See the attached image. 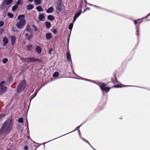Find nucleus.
<instances>
[{
	"mask_svg": "<svg viewBox=\"0 0 150 150\" xmlns=\"http://www.w3.org/2000/svg\"><path fill=\"white\" fill-rule=\"evenodd\" d=\"M26 137L28 139H30L31 140H32V139L30 138V136L29 135H28V136H26Z\"/></svg>",
	"mask_w": 150,
	"mask_h": 150,
	"instance_id": "obj_63",
	"label": "nucleus"
},
{
	"mask_svg": "<svg viewBox=\"0 0 150 150\" xmlns=\"http://www.w3.org/2000/svg\"><path fill=\"white\" fill-rule=\"evenodd\" d=\"M39 146H40V145L38 146V145H34V146L33 145H32V148H33V147H34L35 148V150H36L39 147Z\"/></svg>",
	"mask_w": 150,
	"mask_h": 150,
	"instance_id": "obj_53",
	"label": "nucleus"
},
{
	"mask_svg": "<svg viewBox=\"0 0 150 150\" xmlns=\"http://www.w3.org/2000/svg\"><path fill=\"white\" fill-rule=\"evenodd\" d=\"M86 81H88L90 82H91L93 83H96H96L94 81H93V80H90V79H88V80H86Z\"/></svg>",
	"mask_w": 150,
	"mask_h": 150,
	"instance_id": "obj_56",
	"label": "nucleus"
},
{
	"mask_svg": "<svg viewBox=\"0 0 150 150\" xmlns=\"http://www.w3.org/2000/svg\"><path fill=\"white\" fill-rule=\"evenodd\" d=\"M26 122L25 123V125H26V126H28V120L27 119V117H26Z\"/></svg>",
	"mask_w": 150,
	"mask_h": 150,
	"instance_id": "obj_60",
	"label": "nucleus"
},
{
	"mask_svg": "<svg viewBox=\"0 0 150 150\" xmlns=\"http://www.w3.org/2000/svg\"><path fill=\"white\" fill-rule=\"evenodd\" d=\"M6 83L5 81H2L0 82V88H4L6 86H4V85Z\"/></svg>",
	"mask_w": 150,
	"mask_h": 150,
	"instance_id": "obj_37",
	"label": "nucleus"
},
{
	"mask_svg": "<svg viewBox=\"0 0 150 150\" xmlns=\"http://www.w3.org/2000/svg\"><path fill=\"white\" fill-rule=\"evenodd\" d=\"M4 31V30L3 29L1 28L0 29V34H1V33H3Z\"/></svg>",
	"mask_w": 150,
	"mask_h": 150,
	"instance_id": "obj_62",
	"label": "nucleus"
},
{
	"mask_svg": "<svg viewBox=\"0 0 150 150\" xmlns=\"http://www.w3.org/2000/svg\"><path fill=\"white\" fill-rule=\"evenodd\" d=\"M25 15L23 14H21L18 15L17 18V19L19 21H21L23 20H25Z\"/></svg>",
	"mask_w": 150,
	"mask_h": 150,
	"instance_id": "obj_22",
	"label": "nucleus"
},
{
	"mask_svg": "<svg viewBox=\"0 0 150 150\" xmlns=\"http://www.w3.org/2000/svg\"><path fill=\"white\" fill-rule=\"evenodd\" d=\"M77 19V18H76L73 17V20L72 21V22L71 23H72L73 24H74L75 22L76 21V20Z\"/></svg>",
	"mask_w": 150,
	"mask_h": 150,
	"instance_id": "obj_54",
	"label": "nucleus"
},
{
	"mask_svg": "<svg viewBox=\"0 0 150 150\" xmlns=\"http://www.w3.org/2000/svg\"><path fill=\"white\" fill-rule=\"evenodd\" d=\"M50 31L52 32L54 34H56L58 32V30L57 28H56L55 26H54L50 30Z\"/></svg>",
	"mask_w": 150,
	"mask_h": 150,
	"instance_id": "obj_27",
	"label": "nucleus"
},
{
	"mask_svg": "<svg viewBox=\"0 0 150 150\" xmlns=\"http://www.w3.org/2000/svg\"><path fill=\"white\" fill-rule=\"evenodd\" d=\"M34 3L36 5H39L42 3V0H35Z\"/></svg>",
	"mask_w": 150,
	"mask_h": 150,
	"instance_id": "obj_32",
	"label": "nucleus"
},
{
	"mask_svg": "<svg viewBox=\"0 0 150 150\" xmlns=\"http://www.w3.org/2000/svg\"><path fill=\"white\" fill-rule=\"evenodd\" d=\"M25 37L27 40L29 41L33 37V35L31 34L29 35L28 33H26L25 34Z\"/></svg>",
	"mask_w": 150,
	"mask_h": 150,
	"instance_id": "obj_24",
	"label": "nucleus"
},
{
	"mask_svg": "<svg viewBox=\"0 0 150 150\" xmlns=\"http://www.w3.org/2000/svg\"><path fill=\"white\" fill-rule=\"evenodd\" d=\"M51 26V23L48 21H47L45 22V26L47 29L50 28Z\"/></svg>",
	"mask_w": 150,
	"mask_h": 150,
	"instance_id": "obj_31",
	"label": "nucleus"
},
{
	"mask_svg": "<svg viewBox=\"0 0 150 150\" xmlns=\"http://www.w3.org/2000/svg\"><path fill=\"white\" fill-rule=\"evenodd\" d=\"M13 80V78L11 76H10L7 78L6 81L7 84L10 83Z\"/></svg>",
	"mask_w": 150,
	"mask_h": 150,
	"instance_id": "obj_19",
	"label": "nucleus"
},
{
	"mask_svg": "<svg viewBox=\"0 0 150 150\" xmlns=\"http://www.w3.org/2000/svg\"><path fill=\"white\" fill-rule=\"evenodd\" d=\"M7 16L8 17L10 18H13L14 17L13 14L12 13L10 12H8L7 13Z\"/></svg>",
	"mask_w": 150,
	"mask_h": 150,
	"instance_id": "obj_41",
	"label": "nucleus"
},
{
	"mask_svg": "<svg viewBox=\"0 0 150 150\" xmlns=\"http://www.w3.org/2000/svg\"><path fill=\"white\" fill-rule=\"evenodd\" d=\"M139 27L138 26H135V29L136 30V35L137 36V41H138V43L139 42Z\"/></svg>",
	"mask_w": 150,
	"mask_h": 150,
	"instance_id": "obj_17",
	"label": "nucleus"
},
{
	"mask_svg": "<svg viewBox=\"0 0 150 150\" xmlns=\"http://www.w3.org/2000/svg\"><path fill=\"white\" fill-rule=\"evenodd\" d=\"M33 98H31V97H30V98H29V103L28 105V108L27 109H26V110H25V112L26 111L27 113H28V110L29 109V108H30V102H31V100H33Z\"/></svg>",
	"mask_w": 150,
	"mask_h": 150,
	"instance_id": "obj_38",
	"label": "nucleus"
},
{
	"mask_svg": "<svg viewBox=\"0 0 150 150\" xmlns=\"http://www.w3.org/2000/svg\"><path fill=\"white\" fill-rule=\"evenodd\" d=\"M26 24V21L25 20H23L21 21H19L16 24V28L21 30L23 28Z\"/></svg>",
	"mask_w": 150,
	"mask_h": 150,
	"instance_id": "obj_6",
	"label": "nucleus"
},
{
	"mask_svg": "<svg viewBox=\"0 0 150 150\" xmlns=\"http://www.w3.org/2000/svg\"><path fill=\"white\" fill-rule=\"evenodd\" d=\"M78 134H79V136L80 137L81 139L82 138H83V137H81V132H80V130H79L78 131Z\"/></svg>",
	"mask_w": 150,
	"mask_h": 150,
	"instance_id": "obj_58",
	"label": "nucleus"
},
{
	"mask_svg": "<svg viewBox=\"0 0 150 150\" xmlns=\"http://www.w3.org/2000/svg\"><path fill=\"white\" fill-rule=\"evenodd\" d=\"M67 52H70L69 49V43H67Z\"/></svg>",
	"mask_w": 150,
	"mask_h": 150,
	"instance_id": "obj_57",
	"label": "nucleus"
},
{
	"mask_svg": "<svg viewBox=\"0 0 150 150\" xmlns=\"http://www.w3.org/2000/svg\"><path fill=\"white\" fill-rule=\"evenodd\" d=\"M9 114V110L6 108L3 110L2 111L0 114V123L2 122V120L5 117Z\"/></svg>",
	"mask_w": 150,
	"mask_h": 150,
	"instance_id": "obj_5",
	"label": "nucleus"
},
{
	"mask_svg": "<svg viewBox=\"0 0 150 150\" xmlns=\"http://www.w3.org/2000/svg\"><path fill=\"white\" fill-rule=\"evenodd\" d=\"M47 19L49 21H53L55 19V17L54 15H50L48 16Z\"/></svg>",
	"mask_w": 150,
	"mask_h": 150,
	"instance_id": "obj_26",
	"label": "nucleus"
},
{
	"mask_svg": "<svg viewBox=\"0 0 150 150\" xmlns=\"http://www.w3.org/2000/svg\"><path fill=\"white\" fill-rule=\"evenodd\" d=\"M67 60L68 62H70V64L72 65V61L71 57L70 52H67L66 53Z\"/></svg>",
	"mask_w": 150,
	"mask_h": 150,
	"instance_id": "obj_10",
	"label": "nucleus"
},
{
	"mask_svg": "<svg viewBox=\"0 0 150 150\" xmlns=\"http://www.w3.org/2000/svg\"><path fill=\"white\" fill-rule=\"evenodd\" d=\"M25 30L28 32H30L32 31L31 28L28 23L27 24L25 27Z\"/></svg>",
	"mask_w": 150,
	"mask_h": 150,
	"instance_id": "obj_25",
	"label": "nucleus"
},
{
	"mask_svg": "<svg viewBox=\"0 0 150 150\" xmlns=\"http://www.w3.org/2000/svg\"><path fill=\"white\" fill-rule=\"evenodd\" d=\"M41 88V87H40V88H36L35 91L34 93L33 94L30 96V97H31V98H32L33 99L36 96L38 92L40 90Z\"/></svg>",
	"mask_w": 150,
	"mask_h": 150,
	"instance_id": "obj_16",
	"label": "nucleus"
},
{
	"mask_svg": "<svg viewBox=\"0 0 150 150\" xmlns=\"http://www.w3.org/2000/svg\"><path fill=\"white\" fill-rule=\"evenodd\" d=\"M100 87V88L102 91L103 93V90L107 85L103 82H99L96 83Z\"/></svg>",
	"mask_w": 150,
	"mask_h": 150,
	"instance_id": "obj_8",
	"label": "nucleus"
},
{
	"mask_svg": "<svg viewBox=\"0 0 150 150\" xmlns=\"http://www.w3.org/2000/svg\"><path fill=\"white\" fill-rule=\"evenodd\" d=\"M70 37L67 36V43H69Z\"/></svg>",
	"mask_w": 150,
	"mask_h": 150,
	"instance_id": "obj_59",
	"label": "nucleus"
},
{
	"mask_svg": "<svg viewBox=\"0 0 150 150\" xmlns=\"http://www.w3.org/2000/svg\"><path fill=\"white\" fill-rule=\"evenodd\" d=\"M110 89V88L106 87L103 90V92L105 91L106 93H107L109 91Z\"/></svg>",
	"mask_w": 150,
	"mask_h": 150,
	"instance_id": "obj_44",
	"label": "nucleus"
},
{
	"mask_svg": "<svg viewBox=\"0 0 150 150\" xmlns=\"http://www.w3.org/2000/svg\"><path fill=\"white\" fill-rule=\"evenodd\" d=\"M79 5V7H80V11H82V8L83 6V5Z\"/></svg>",
	"mask_w": 150,
	"mask_h": 150,
	"instance_id": "obj_61",
	"label": "nucleus"
},
{
	"mask_svg": "<svg viewBox=\"0 0 150 150\" xmlns=\"http://www.w3.org/2000/svg\"><path fill=\"white\" fill-rule=\"evenodd\" d=\"M36 52L38 54H40L42 52V48L41 47L39 46H37L35 48Z\"/></svg>",
	"mask_w": 150,
	"mask_h": 150,
	"instance_id": "obj_20",
	"label": "nucleus"
},
{
	"mask_svg": "<svg viewBox=\"0 0 150 150\" xmlns=\"http://www.w3.org/2000/svg\"><path fill=\"white\" fill-rule=\"evenodd\" d=\"M16 39V38L15 35H12L11 36V44L12 46L14 45Z\"/></svg>",
	"mask_w": 150,
	"mask_h": 150,
	"instance_id": "obj_15",
	"label": "nucleus"
},
{
	"mask_svg": "<svg viewBox=\"0 0 150 150\" xmlns=\"http://www.w3.org/2000/svg\"><path fill=\"white\" fill-rule=\"evenodd\" d=\"M26 49L27 51L29 52H32L33 51V45L30 43L28 44L26 46Z\"/></svg>",
	"mask_w": 150,
	"mask_h": 150,
	"instance_id": "obj_9",
	"label": "nucleus"
},
{
	"mask_svg": "<svg viewBox=\"0 0 150 150\" xmlns=\"http://www.w3.org/2000/svg\"><path fill=\"white\" fill-rule=\"evenodd\" d=\"M2 41L3 42V46H6L8 42V39L6 36L3 37Z\"/></svg>",
	"mask_w": 150,
	"mask_h": 150,
	"instance_id": "obj_12",
	"label": "nucleus"
},
{
	"mask_svg": "<svg viewBox=\"0 0 150 150\" xmlns=\"http://www.w3.org/2000/svg\"><path fill=\"white\" fill-rule=\"evenodd\" d=\"M22 1L21 0H18L17 1L16 3L15 4H16V5L18 6L20 5H22Z\"/></svg>",
	"mask_w": 150,
	"mask_h": 150,
	"instance_id": "obj_46",
	"label": "nucleus"
},
{
	"mask_svg": "<svg viewBox=\"0 0 150 150\" xmlns=\"http://www.w3.org/2000/svg\"><path fill=\"white\" fill-rule=\"evenodd\" d=\"M13 0H4L0 5V8L1 10L6 9L7 6L13 3Z\"/></svg>",
	"mask_w": 150,
	"mask_h": 150,
	"instance_id": "obj_4",
	"label": "nucleus"
},
{
	"mask_svg": "<svg viewBox=\"0 0 150 150\" xmlns=\"http://www.w3.org/2000/svg\"><path fill=\"white\" fill-rule=\"evenodd\" d=\"M146 17L145 18H141L140 19H138V25H136V26H138V27H139V25L143 21V20L144 19H146Z\"/></svg>",
	"mask_w": 150,
	"mask_h": 150,
	"instance_id": "obj_34",
	"label": "nucleus"
},
{
	"mask_svg": "<svg viewBox=\"0 0 150 150\" xmlns=\"http://www.w3.org/2000/svg\"><path fill=\"white\" fill-rule=\"evenodd\" d=\"M59 74L58 72L55 71L53 74L52 76L54 78H57L59 76Z\"/></svg>",
	"mask_w": 150,
	"mask_h": 150,
	"instance_id": "obj_36",
	"label": "nucleus"
},
{
	"mask_svg": "<svg viewBox=\"0 0 150 150\" xmlns=\"http://www.w3.org/2000/svg\"><path fill=\"white\" fill-rule=\"evenodd\" d=\"M7 86H5L4 88H0V96L3 95L7 90Z\"/></svg>",
	"mask_w": 150,
	"mask_h": 150,
	"instance_id": "obj_14",
	"label": "nucleus"
},
{
	"mask_svg": "<svg viewBox=\"0 0 150 150\" xmlns=\"http://www.w3.org/2000/svg\"><path fill=\"white\" fill-rule=\"evenodd\" d=\"M36 9L38 12H40L43 11V9L40 6H38L36 8Z\"/></svg>",
	"mask_w": 150,
	"mask_h": 150,
	"instance_id": "obj_35",
	"label": "nucleus"
},
{
	"mask_svg": "<svg viewBox=\"0 0 150 150\" xmlns=\"http://www.w3.org/2000/svg\"><path fill=\"white\" fill-rule=\"evenodd\" d=\"M79 77L80 78V79H78L82 80H83L86 81V80H87L88 79H85V78L82 77H81V76H79Z\"/></svg>",
	"mask_w": 150,
	"mask_h": 150,
	"instance_id": "obj_52",
	"label": "nucleus"
},
{
	"mask_svg": "<svg viewBox=\"0 0 150 150\" xmlns=\"http://www.w3.org/2000/svg\"><path fill=\"white\" fill-rule=\"evenodd\" d=\"M74 24L72 23H71L69 24L68 28V29L70 30V31H71V30L72 29Z\"/></svg>",
	"mask_w": 150,
	"mask_h": 150,
	"instance_id": "obj_43",
	"label": "nucleus"
},
{
	"mask_svg": "<svg viewBox=\"0 0 150 150\" xmlns=\"http://www.w3.org/2000/svg\"><path fill=\"white\" fill-rule=\"evenodd\" d=\"M81 139H82L84 142H86V143L88 144V145H89V146L94 150H96V149L94 148L91 145L89 142L87 140L85 139L84 138H82Z\"/></svg>",
	"mask_w": 150,
	"mask_h": 150,
	"instance_id": "obj_33",
	"label": "nucleus"
},
{
	"mask_svg": "<svg viewBox=\"0 0 150 150\" xmlns=\"http://www.w3.org/2000/svg\"><path fill=\"white\" fill-rule=\"evenodd\" d=\"M12 30L13 32L18 33V30L17 29H16V28L15 27H14L13 26H12L11 27Z\"/></svg>",
	"mask_w": 150,
	"mask_h": 150,
	"instance_id": "obj_45",
	"label": "nucleus"
},
{
	"mask_svg": "<svg viewBox=\"0 0 150 150\" xmlns=\"http://www.w3.org/2000/svg\"><path fill=\"white\" fill-rule=\"evenodd\" d=\"M23 149L24 150H28V147L27 145H25L24 146Z\"/></svg>",
	"mask_w": 150,
	"mask_h": 150,
	"instance_id": "obj_55",
	"label": "nucleus"
},
{
	"mask_svg": "<svg viewBox=\"0 0 150 150\" xmlns=\"http://www.w3.org/2000/svg\"><path fill=\"white\" fill-rule=\"evenodd\" d=\"M27 83L25 79L23 80L18 85L16 88V92L19 93L24 91L26 88Z\"/></svg>",
	"mask_w": 150,
	"mask_h": 150,
	"instance_id": "obj_3",
	"label": "nucleus"
},
{
	"mask_svg": "<svg viewBox=\"0 0 150 150\" xmlns=\"http://www.w3.org/2000/svg\"><path fill=\"white\" fill-rule=\"evenodd\" d=\"M4 22L2 21H0V27H2L4 25Z\"/></svg>",
	"mask_w": 150,
	"mask_h": 150,
	"instance_id": "obj_51",
	"label": "nucleus"
},
{
	"mask_svg": "<svg viewBox=\"0 0 150 150\" xmlns=\"http://www.w3.org/2000/svg\"><path fill=\"white\" fill-rule=\"evenodd\" d=\"M59 137H57V138H55V139H52V140H50V141H48V142H44V143H42V144H43V147H44V148H45V145H44L45 144H46V143H48V142H51V141H52V140H54V139H57V138H59Z\"/></svg>",
	"mask_w": 150,
	"mask_h": 150,
	"instance_id": "obj_48",
	"label": "nucleus"
},
{
	"mask_svg": "<svg viewBox=\"0 0 150 150\" xmlns=\"http://www.w3.org/2000/svg\"><path fill=\"white\" fill-rule=\"evenodd\" d=\"M12 116L7 118L2 124L1 127L0 128V135L4 134L7 135L10 132L13 128L14 124L13 118H11Z\"/></svg>",
	"mask_w": 150,
	"mask_h": 150,
	"instance_id": "obj_1",
	"label": "nucleus"
},
{
	"mask_svg": "<svg viewBox=\"0 0 150 150\" xmlns=\"http://www.w3.org/2000/svg\"><path fill=\"white\" fill-rule=\"evenodd\" d=\"M18 6H17L16 4H15L11 8V10L12 11H15L18 8Z\"/></svg>",
	"mask_w": 150,
	"mask_h": 150,
	"instance_id": "obj_39",
	"label": "nucleus"
},
{
	"mask_svg": "<svg viewBox=\"0 0 150 150\" xmlns=\"http://www.w3.org/2000/svg\"><path fill=\"white\" fill-rule=\"evenodd\" d=\"M20 60L23 62L27 63H33L35 62H38L39 63L41 62V60L38 58H35L34 57H20Z\"/></svg>",
	"mask_w": 150,
	"mask_h": 150,
	"instance_id": "obj_2",
	"label": "nucleus"
},
{
	"mask_svg": "<svg viewBox=\"0 0 150 150\" xmlns=\"http://www.w3.org/2000/svg\"><path fill=\"white\" fill-rule=\"evenodd\" d=\"M53 50V48H51L48 51V53L50 54H52V52Z\"/></svg>",
	"mask_w": 150,
	"mask_h": 150,
	"instance_id": "obj_49",
	"label": "nucleus"
},
{
	"mask_svg": "<svg viewBox=\"0 0 150 150\" xmlns=\"http://www.w3.org/2000/svg\"><path fill=\"white\" fill-rule=\"evenodd\" d=\"M84 1L85 5V6L86 7L87 6L86 4H88V3L87 2L86 0H84Z\"/></svg>",
	"mask_w": 150,
	"mask_h": 150,
	"instance_id": "obj_64",
	"label": "nucleus"
},
{
	"mask_svg": "<svg viewBox=\"0 0 150 150\" xmlns=\"http://www.w3.org/2000/svg\"><path fill=\"white\" fill-rule=\"evenodd\" d=\"M34 6L32 4H29L28 5H27L26 6V8L27 10H31L34 8Z\"/></svg>",
	"mask_w": 150,
	"mask_h": 150,
	"instance_id": "obj_29",
	"label": "nucleus"
},
{
	"mask_svg": "<svg viewBox=\"0 0 150 150\" xmlns=\"http://www.w3.org/2000/svg\"><path fill=\"white\" fill-rule=\"evenodd\" d=\"M54 8L52 7H50L46 10V13H51L54 11Z\"/></svg>",
	"mask_w": 150,
	"mask_h": 150,
	"instance_id": "obj_28",
	"label": "nucleus"
},
{
	"mask_svg": "<svg viewBox=\"0 0 150 150\" xmlns=\"http://www.w3.org/2000/svg\"><path fill=\"white\" fill-rule=\"evenodd\" d=\"M114 77H112L111 78V81L110 82H112L114 84L118 83L115 74L113 75Z\"/></svg>",
	"mask_w": 150,
	"mask_h": 150,
	"instance_id": "obj_18",
	"label": "nucleus"
},
{
	"mask_svg": "<svg viewBox=\"0 0 150 150\" xmlns=\"http://www.w3.org/2000/svg\"><path fill=\"white\" fill-rule=\"evenodd\" d=\"M18 122L19 123H23L22 125H23L24 122L23 119L22 117H20L18 119Z\"/></svg>",
	"mask_w": 150,
	"mask_h": 150,
	"instance_id": "obj_40",
	"label": "nucleus"
},
{
	"mask_svg": "<svg viewBox=\"0 0 150 150\" xmlns=\"http://www.w3.org/2000/svg\"><path fill=\"white\" fill-rule=\"evenodd\" d=\"M8 61V59L6 58H4L2 60V62L4 64H6Z\"/></svg>",
	"mask_w": 150,
	"mask_h": 150,
	"instance_id": "obj_42",
	"label": "nucleus"
},
{
	"mask_svg": "<svg viewBox=\"0 0 150 150\" xmlns=\"http://www.w3.org/2000/svg\"><path fill=\"white\" fill-rule=\"evenodd\" d=\"M82 13V12L81 11H77L75 14L74 16V17L77 19L78 17H79V16H80Z\"/></svg>",
	"mask_w": 150,
	"mask_h": 150,
	"instance_id": "obj_30",
	"label": "nucleus"
},
{
	"mask_svg": "<svg viewBox=\"0 0 150 150\" xmlns=\"http://www.w3.org/2000/svg\"><path fill=\"white\" fill-rule=\"evenodd\" d=\"M52 34L50 33H47L45 35L46 38L47 40H49L52 38Z\"/></svg>",
	"mask_w": 150,
	"mask_h": 150,
	"instance_id": "obj_23",
	"label": "nucleus"
},
{
	"mask_svg": "<svg viewBox=\"0 0 150 150\" xmlns=\"http://www.w3.org/2000/svg\"><path fill=\"white\" fill-rule=\"evenodd\" d=\"M56 9L57 10L60 12L62 11V4L58 2H57Z\"/></svg>",
	"mask_w": 150,
	"mask_h": 150,
	"instance_id": "obj_13",
	"label": "nucleus"
},
{
	"mask_svg": "<svg viewBox=\"0 0 150 150\" xmlns=\"http://www.w3.org/2000/svg\"><path fill=\"white\" fill-rule=\"evenodd\" d=\"M127 86H131V87H134L140 88H142L144 89H145L146 90H147V88H147L146 87H140V86H137L125 85L122 84L121 83L120 84H116L113 86V87H114V88H121L123 87H127Z\"/></svg>",
	"mask_w": 150,
	"mask_h": 150,
	"instance_id": "obj_7",
	"label": "nucleus"
},
{
	"mask_svg": "<svg viewBox=\"0 0 150 150\" xmlns=\"http://www.w3.org/2000/svg\"><path fill=\"white\" fill-rule=\"evenodd\" d=\"M31 26L34 28V31L36 32L38 30V28L36 27L35 24H33Z\"/></svg>",
	"mask_w": 150,
	"mask_h": 150,
	"instance_id": "obj_47",
	"label": "nucleus"
},
{
	"mask_svg": "<svg viewBox=\"0 0 150 150\" xmlns=\"http://www.w3.org/2000/svg\"><path fill=\"white\" fill-rule=\"evenodd\" d=\"M45 14L44 13H39L38 17V20L40 21H43L45 18Z\"/></svg>",
	"mask_w": 150,
	"mask_h": 150,
	"instance_id": "obj_11",
	"label": "nucleus"
},
{
	"mask_svg": "<svg viewBox=\"0 0 150 150\" xmlns=\"http://www.w3.org/2000/svg\"><path fill=\"white\" fill-rule=\"evenodd\" d=\"M87 121V120H86V121L85 122H84V123H83L81 125H80L79 126H78V127H76V128H75V129H74V130H73V131H71V132H69V133H67V134H64V135H62V136H60L59 137H62V136H64V135H66V134H69V133H71V132H74L75 131H76V130H78H78H79V128H80V127H81V126L83 125V124L84 123H85V122H86V121Z\"/></svg>",
	"mask_w": 150,
	"mask_h": 150,
	"instance_id": "obj_21",
	"label": "nucleus"
},
{
	"mask_svg": "<svg viewBox=\"0 0 150 150\" xmlns=\"http://www.w3.org/2000/svg\"><path fill=\"white\" fill-rule=\"evenodd\" d=\"M134 23L135 25H137L138 23V19L135 20H134Z\"/></svg>",
	"mask_w": 150,
	"mask_h": 150,
	"instance_id": "obj_50",
	"label": "nucleus"
}]
</instances>
